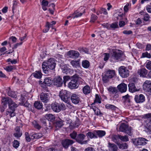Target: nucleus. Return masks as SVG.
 <instances>
[{
    "label": "nucleus",
    "mask_w": 151,
    "mask_h": 151,
    "mask_svg": "<svg viewBox=\"0 0 151 151\" xmlns=\"http://www.w3.org/2000/svg\"><path fill=\"white\" fill-rule=\"evenodd\" d=\"M59 105V104L57 103L52 104L51 105L52 109L55 112H59L60 111V109Z\"/></svg>",
    "instance_id": "nucleus-23"
},
{
    "label": "nucleus",
    "mask_w": 151,
    "mask_h": 151,
    "mask_svg": "<svg viewBox=\"0 0 151 151\" xmlns=\"http://www.w3.org/2000/svg\"><path fill=\"white\" fill-rule=\"evenodd\" d=\"M77 135L78 134L76 132L73 131L72 133L70 134V135L71 138L75 139L76 140Z\"/></svg>",
    "instance_id": "nucleus-51"
},
{
    "label": "nucleus",
    "mask_w": 151,
    "mask_h": 151,
    "mask_svg": "<svg viewBox=\"0 0 151 151\" xmlns=\"http://www.w3.org/2000/svg\"><path fill=\"white\" fill-rule=\"evenodd\" d=\"M17 106V104L15 103L12 100V102L9 104L7 111L6 112V115H9L11 117L14 116L16 114L14 112L15 108Z\"/></svg>",
    "instance_id": "nucleus-4"
},
{
    "label": "nucleus",
    "mask_w": 151,
    "mask_h": 151,
    "mask_svg": "<svg viewBox=\"0 0 151 151\" xmlns=\"http://www.w3.org/2000/svg\"><path fill=\"white\" fill-rule=\"evenodd\" d=\"M33 124L34 127L37 129H39L41 127V126L36 121L34 122Z\"/></svg>",
    "instance_id": "nucleus-57"
},
{
    "label": "nucleus",
    "mask_w": 151,
    "mask_h": 151,
    "mask_svg": "<svg viewBox=\"0 0 151 151\" xmlns=\"http://www.w3.org/2000/svg\"><path fill=\"white\" fill-rule=\"evenodd\" d=\"M73 78L72 80H76V81L78 82V81L80 80V79H81V78L79 77V76L76 74H75L72 77Z\"/></svg>",
    "instance_id": "nucleus-53"
},
{
    "label": "nucleus",
    "mask_w": 151,
    "mask_h": 151,
    "mask_svg": "<svg viewBox=\"0 0 151 151\" xmlns=\"http://www.w3.org/2000/svg\"><path fill=\"white\" fill-rule=\"evenodd\" d=\"M71 94V92L67 90L62 89L59 92V96L62 100L68 104L70 102Z\"/></svg>",
    "instance_id": "nucleus-2"
},
{
    "label": "nucleus",
    "mask_w": 151,
    "mask_h": 151,
    "mask_svg": "<svg viewBox=\"0 0 151 151\" xmlns=\"http://www.w3.org/2000/svg\"><path fill=\"white\" fill-rule=\"evenodd\" d=\"M56 23L55 21H53L51 23L47 22L45 25V27H48L49 28L52 27L53 25H54Z\"/></svg>",
    "instance_id": "nucleus-48"
},
{
    "label": "nucleus",
    "mask_w": 151,
    "mask_h": 151,
    "mask_svg": "<svg viewBox=\"0 0 151 151\" xmlns=\"http://www.w3.org/2000/svg\"><path fill=\"white\" fill-rule=\"evenodd\" d=\"M119 75L123 78H126L129 76V71L124 66L120 67L118 69Z\"/></svg>",
    "instance_id": "nucleus-6"
},
{
    "label": "nucleus",
    "mask_w": 151,
    "mask_h": 151,
    "mask_svg": "<svg viewBox=\"0 0 151 151\" xmlns=\"http://www.w3.org/2000/svg\"><path fill=\"white\" fill-rule=\"evenodd\" d=\"M86 135L87 137L91 139L98 138L97 135H96V130L93 131V132H88L86 134Z\"/></svg>",
    "instance_id": "nucleus-25"
},
{
    "label": "nucleus",
    "mask_w": 151,
    "mask_h": 151,
    "mask_svg": "<svg viewBox=\"0 0 151 151\" xmlns=\"http://www.w3.org/2000/svg\"><path fill=\"white\" fill-rule=\"evenodd\" d=\"M119 135H114L112 138V140L117 145L119 143Z\"/></svg>",
    "instance_id": "nucleus-43"
},
{
    "label": "nucleus",
    "mask_w": 151,
    "mask_h": 151,
    "mask_svg": "<svg viewBox=\"0 0 151 151\" xmlns=\"http://www.w3.org/2000/svg\"><path fill=\"white\" fill-rule=\"evenodd\" d=\"M107 90L110 96L113 98L116 99L118 97L119 92L116 88L110 86L107 88Z\"/></svg>",
    "instance_id": "nucleus-8"
},
{
    "label": "nucleus",
    "mask_w": 151,
    "mask_h": 151,
    "mask_svg": "<svg viewBox=\"0 0 151 151\" xmlns=\"http://www.w3.org/2000/svg\"><path fill=\"white\" fill-rule=\"evenodd\" d=\"M101 98L98 94H96L95 95V98L94 100V102L91 105H94V104L96 103H98L100 104L101 103Z\"/></svg>",
    "instance_id": "nucleus-39"
},
{
    "label": "nucleus",
    "mask_w": 151,
    "mask_h": 151,
    "mask_svg": "<svg viewBox=\"0 0 151 151\" xmlns=\"http://www.w3.org/2000/svg\"><path fill=\"white\" fill-rule=\"evenodd\" d=\"M115 74V72L114 70H109L106 72L104 76L103 77V81L105 83L107 82L109 79L113 77Z\"/></svg>",
    "instance_id": "nucleus-7"
},
{
    "label": "nucleus",
    "mask_w": 151,
    "mask_h": 151,
    "mask_svg": "<svg viewBox=\"0 0 151 151\" xmlns=\"http://www.w3.org/2000/svg\"><path fill=\"white\" fill-rule=\"evenodd\" d=\"M71 100L72 103L74 104H78L80 101V98L78 95L75 94H71V96L70 97V100Z\"/></svg>",
    "instance_id": "nucleus-20"
},
{
    "label": "nucleus",
    "mask_w": 151,
    "mask_h": 151,
    "mask_svg": "<svg viewBox=\"0 0 151 151\" xmlns=\"http://www.w3.org/2000/svg\"><path fill=\"white\" fill-rule=\"evenodd\" d=\"M97 17L94 14H92L91 15L90 22H94L95 20L97 19Z\"/></svg>",
    "instance_id": "nucleus-50"
},
{
    "label": "nucleus",
    "mask_w": 151,
    "mask_h": 151,
    "mask_svg": "<svg viewBox=\"0 0 151 151\" xmlns=\"http://www.w3.org/2000/svg\"><path fill=\"white\" fill-rule=\"evenodd\" d=\"M142 56L143 58L147 57L149 58H151L150 54L148 53L147 52L142 53Z\"/></svg>",
    "instance_id": "nucleus-56"
},
{
    "label": "nucleus",
    "mask_w": 151,
    "mask_h": 151,
    "mask_svg": "<svg viewBox=\"0 0 151 151\" xmlns=\"http://www.w3.org/2000/svg\"><path fill=\"white\" fill-rule=\"evenodd\" d=\"M40 121L45 126L47 127V122H49L48 120H47L44 118H42L40 119Z\"/></svg>",
    "instance_id": "nucleus-61"
},
{
    "label": "nucleus",
    "mask_w": 151,
    "mask_h": 151,
    "mask_svg": "<svg viewBox=\"0 0 151 151\" xmlns=\"http://www.w3.org/2000/svg\"><path fill=\"white\" fill-rule=\"evenodd\" d=\"M63 121L61 119L57 120L56 122L55 126L56 128H61L63 125Z\"/></svg>",
    "instance_id": "nucleus-33"
},
{
    "label": "nucleus",
    "mask_w": 151,
    "mask_h": 151,
    "mask_svg": "<svg viewBox=\"0 0 151 151\" xmlns=\"http://www.w3.org/2000/svg\"><path fill=\"white\" fill-rule=\"evenodd\" d=\"M119 138L122 141L126 142L129 141V139L127 136L125 135L124 136L119 135Z\"/></svg>",
    "instance_id": "nucleus-44"
},
{
    "label": "nucleus",
    "mask_w": 151,
    "mask_h": 151,
    "mask_svg": "<svg viewBox=\"0 0 151 151\" xmlns=\"http://www.w3.org/2000/svg\"><path fill=\"white\" fill-rule=\"evenodd\" d=\"M4 69L8 72H10L13 70L16 69V68L14 65L7 66Z\"/></svg>",
    "instance_id": "nucleus-40"
},
{
    "label": "nucleus",
    "mask_w": 151,
    "mask_h": 151,
    "mask_svg": "<svg viewBox=\"0 0 151 151\" xmlns=\"http://www.w3.org/2000/svg\"><path fill=\"white\" fill-rule=\"evenodd\" d=\"M129 91L132 93H133L139 90V89L137 88L134 84L130 83L128 85Z\"/></svg>",
    "instance_id": "nucleus-24"
},
{
    "label": "nucleus",
    "mask_w": 151,
    "mask_h": 151,
    "mask_svg": "<svg viewBox=\"0 0 151 151\" xmlns=\"http://www.w3.org/2000/svg\"><path fill=\"white\" fill-rule=\"evenodd\" d=\"M41 101L44 103H47L49 101V95L48 93H42L40 95Z\"/></svg>",
    "instance_id": "nucleus-16"
},
{
    "label": "nucleus",
    "mask_w": 151,
    "mask_h": 151,
    "mask_svg": "<svg viewBox=\"0 0 151 151\" xmlns=\"http://www.w3.org/2000/svg\"><path fill=\"white\" fill-rule=\"evenodd\" d=\"M108 147L110 151H116L117 150V146L113 143H108Z\"/></svg>",
    "instance_id": "nucleus-26"
},
{
    "label": "nucleus",
    "mask_w": 151,
    "mask_h": 151,
    "mask_svg": "<svg viewBox=\"0 0 151 151\" xmlns=\"http://www.w3.org/2000/svg\"><path fill=\"white\" fill-rule=\"evenodd\" d=\"M20 143L17 140H14L13 142V146L15 148H17L19 145Z\"/></svg>",
    "instance_id": "nucleus-52"
},
{
    "label": "nucleus",
    "mask_w": 151,
    "mask_h": 151,
    "mask_svg": "<svg viewBox=\"0 0 151 151\" xmlns=\"http://www.w3.org/2000/svg\"><path fill=\"white\" fill-rule=\"evenodd\" d=\"M25 138L27 141L29 142L31 140V139L29 136V134L27 132H26L25 133Z\"/></svg>",
    "instance_id": "nucleus-59"
},
{
    "label": "nucleus",
    "mask_w": 151,
    "mask_h": 151,
    "mask_svg": "<svg viewBox=\"0 0 151 151\" xmlns=\"http://www.w3.org/2000/svg\"><path fill=\"white\" fill-rule=\"evenodd\" d=\"M42 136V134L41 133L34 134L32 135L33 139H39Z\"/></svg>",
    "instance_id": "nucleus-47"
},
{
    "label": "nucleus",
    "mask_w": 151,
    "mask_h": 151,
    "mask_svg": "<svg viewBox=\"0 0 151 151\" xmlns=\"http://www.w3.org/2000/svg\"><path fill=\"white\" fill-rule=\"evenodd\" d=\"M123 55L122 51L120 50L116 49L113 51L111 54V59L114 61H117L120 59Z\"/></svg>",
    "instance_id": "nucleus-3"
},
{
    "label": "nucleus",
    "mask_w": 151,
    "mask_h": 151,
    "mask_svg": "<svg viewBox=\"0 0 151 151\" xmlns=\"http://www.w3.org/2000/svg\"><path fill=\"white\" fill-rule=\"evenodd\" d=\"M124 17H125L123 13H122L120 14H118L116 18L117 19L122 20L123 19V18Z\"/></svg>",
    "instance_id": "nucleus-64"
},
{
    "label": "nucleus",
    "mask_w": 151,
    "mask_h": 151,
    "mask_svg": "<svg viewBox=\"0 0 151 151\" xmlns=\"http://www.w3.org/2000/svg\"><path fill=\"white\" fill-rule=\"evenodd\" d=\"M105 107L107 109H111V110L113 111L115 110L117 108L115 106L109 104H106Z\"/></svg>",
    "instance_id": "nucleus-37"
},
{
    "label": "nucleus",
    "mask_w": 151,
    "mask_h": 151,
    "mask_svg": "<svg viewBox=\"0 0 151 151\" xmlns=\"http://www.w3.org/2000/svg\"><path fill=\"white\" fill-rule=\"evenodd\" d=\"M44 81L48 86H50L52 82V81L50 79V78H46L44 79Z\"/></svg>",
    "instance_id": "nucleus-45"
},
{
    "label": "nucleus",
    "mask_w": 151,
    "mask_h": 151,
    "mask_svg": "<svg viewBox=\"0 0 151 151\" xmlns=\"http://www.w3.org/2000/svg\"><path fill=\"white\" fill-rule=\"evenodd\" d=\"M82 65L85 68H88L89 66L90 63L87 60H83L82 62Z\"/></svg>",
    "instance_id": "nucleus-42"
},
{
    "label": "nucleus",
    "mask_w": 151,
    "mask_h": 151,
    "mask_svg": "<svg viewBox=\"0 0 151 151\" xmlns=\"http://www.w3.org/2000/svg\"><path fill=\"white\" fill-rule=\"evenodd\" d=\"M134 99L137 103H141L145 101V97L142 94L136 95L134 97Z\"/></svg>",
    "instance_id": "nucleus-14"
},
{
    "label": "nucleus",
    "mask_w": 151,
    "mask_h": 151,
    "mask_svg": "<svg viewBox=\"0 0 151 151\" xmlns=\"http://www.w3.org/2000/svg\"><path fill=\"white\" fill-rule=\"evenodd\" d=\"M129 97V96L127 94L124 96H123L122 97V99L124 102L129 103L130 102Z\"/></svg>",
    "instance_id": "nucleus-41"
},
{
    "label": "nucleus",
    "mask_w": 151,
    "mask_h": 151,
    "mask_svg": "<svg viewBox=\"0 0 151 151\" xmlns=\"http://www.w3.org/2000/svg\"><path fill=\"white\" fill-rule=\"evenodd\" d=\"M96 135L99 138H101L104 136L106 134V132L104 131L96 130Z\"/></svg>",
    "instance_id": "nucleus-29"
},
{
    "label": "nucleus",
    "mask_w": 151,
    "mask_h": 151,
    "mask_svg": "<svg viewBox=\"0 0 151 151\" xmlns=\"http://www.w3.org/2000/svg\"><path fill=\"white\" fill-rule=\"evenodd\" d=\"M56 64L55 60L53 58H51L43 62L42 65V67L44 73L47 74L50 70L54 69Z\"/></svg>",
    "instance_id": "nucleus-1"
},
{
    "label": "nucleus",
    "mask_w": 151,
    "mask_h": 151,
    "mask_svg": "<svg viewBox=\"0 0 151 151\" xmlns=\"http://www.w3.org/2000/svg\"><path fill=\"white\" fill-rule=\"evenodd\" d=\"M110 28H111L113 29L117 28H118V23H113L110 25Z\"/></svg>",
    "instance_id": "nucleus-55"
},
{
    "label": "nucleus",
    "mask_w": 151,
    "mask_h": 151,
    "mask_svg": "<svg viewBox=\"0 0 151 151\" xmlns=\"http://www.w3.org/2000/svg\"><path fill=\"white\" fill-rule=\"evenodd\" d=\"M86 136L82 133H79L78 134L76 141L78 143L81 144H85L88 142L87 140H84Z\"/></svg>",
    "instance_id": "nucleus-10"
},
{
    "label": "nucleus",
    "mask_w": 151,
    "mask_h": 151,
    "mask_svg": "<svg viewBox=\"0 0 151 151\" xmlns=\"http://www.w3.org/2000/svg\"><path fill=\"white\" fill-rule=\"evenodd\" d=\"M70 63L74 68H78L80 67L79 62L78 60H73L70 62Z\"/></svg>",
    "instance_id": "nucleus-34"
},
{
    "label": "nucleus",
    "mask_w": 151,
    "mask_h": 151,
    "mask_svg": "<svg viewBox=\"0 0 151 151\" xmlns=\"http://www.w3.org/2000/svg\"><path fill=\"white\" fill-rule=\"evenodd\" d=\"M143 88L151 95V81H146L143 84Z\"/></svg>",
    "instance_id": "nucleus-12"
},
{
    "label": "nucleus",
    "mask_w": 151,
    "mask_h": 151,
    "mask_svg": "<svg viewBox=\"0 0 151 151\" xmlns=\"http://www.w3.org/2000/svg\"><path fill=\"white\" fill-rule=\"evenodd\" d=\"M119 131L127 134L129 135L132 134V129L131 127L129 126L124 123H122L119 128Z\"/></svg>",
    "instance_id": "nucleus-5"
},
{
    "label": "nucleus",
    "mask_w": 151,
    "mask_h": 151,
    "mask_svg": "<svg viewBox=\"0 0 151 151\" xmlns=\"http://www.w3.org/2000/svg\"><path fill=\"white\" fill-rule=\"evenodd\" d=\"M117 145L119 148L121 149H127L128 147V145L126 143H120L119 142Z\"/></svg>",
    "instance_id": "nucleus-35"
},
{
    "label": "nucleus",
    "mask_w": 151,
    "mask_h": 151,
    "mask_svg": "<svg viewBox=\"0 0 151 151\" xmlns=\"http://www.w3.org/2000/svg\"><path fill=\"white\" fill-rule=\"evenodd\" d=\"M62 72L63 73L67 74L68 70V68L65 66H63L62 68Z\"/></svg>",
    "instance_id": "nucleus-62"
},
{
    "label": "nucleus",
    "mask_w": 151,
    "mask_h": 151,
    "mask_svg": "<svg viewBox=\"0 0 151 151\" xmlns=\"http://www.w3.org/2000/svg\"><path fill=\"white\" fill-rule=\"evenodd\" d=\"M117 88L120 92L123 93L126 91L127 86V85L124 83H121L118 86Z\"/></svg>",
    "instance_id": "nucleus-19"
},
{
    "label": "nucleus",
    "mask_w": 151,
    "mask_h": 151,
    "mask_svg": "<svg viewBox=\"0 0 151 151\" xmlns=\"http://www.w3.org/2000/svg\"><path fill=\"white\" fill-rule=\"evenodd\" d=\"M45 117L47 119L48 122L49 121L53 122L55 119L54 116L51 114H46Z\"/></svg>",
    "instance_id": "nucleus-32"
},
{
    "label": "nucleus",
    "mask_w": 151,
    "mask_h": 151,
    "mask_svg": "<svg viewBox=\"0 0 151 151\" xmlns=\"http://www.w3.org/2000/svg\"><path fill=\"white\" fill-rule=\"evenodd\" d=\"M7 91V94L9 96L13 98H16L17 97V95L15 92L12 91L10 90V88Z\"/></svg>",
    "instance_id": "nucleus-27"
},
{
    "label": "nucleus",
    "mask_w": 151,
    "mask_h": 151,
    "mask_svg": "<svg viewBox=\"0 0 151 151\" xmlns=\"http://www.w3.org/2000/svg\"><path fill=\"white\" fill-rule=\"evenodd\" d=\"M63 83V80L60 76H58L54 80V85L57 87H59L62 86Z\"/></svg>",
    "instance_id": "nucleus-13"
},
{
    "label": "nucleus",
    "mask_w": 151,
    "mask_h": 151,
    "mask_svg": "<svg viewBox=\"0 0 151 151\" xmlns=\"http://www.w3.org/2000/svg\"><path fill=\"white\" fill-rule=\"evenodd\" d=\"M148 71L145 68H142L139 69L137 71V73L141 77L145 78L146 77Z\"/></svg>",
    "instance_id": "nucleus-17"
},
{
    "label": "nucleus",
    "mask_w": 151,
    "mask_h": 151,
    "mask_svg": "<svg viewBox=\"0 0 151 151\" xmlns=\"http://www.w3.org/2000/svg\"><path fill=\"white\" fill-rule=\"evenodd\" d=\"M148 141L143 137H139L133 139V144L136 145H146Z\"/></svg>",
    "instance_id": "nucleus-9"
},
{
    "label": "nucleus",
    "mask_w": 151,
    "mask_h": 151,
    "mask_svg": "<svg viewBox=\"0 0 151 151\" xmlns=\"http://www.w3.org/2000/svg\"><path fill=\"white\" fill-rule=\"evenodd\" d=\"M68 55L70 58H76L78 57L79 53L78 52L76 51L72 50L68 52Z\"/></svg>",
    "instance_id": "nucleus-18"
},
{
    "label": "nucleus",
    "mask_w": 151,
    "mask_h": 151,
    "mask_svg": "<svg viewBox=\"0 0 151 151\" xmlns=\"http://www.w3.org/2000/svg\"><path fill=\"white\" fill-rule=\"evenodd\" d=\"M70 76H64L63 77V81L64 83L65 84L66 82L70 79Z\"/></svg>",
    "instance_id": "nucleus-58"
},
{
    "label": "nucleus",
    "mask_w": 151,
    "mask_h": 151,
    "mask_svg": "<svg viewBox=\"0 0 151 151\" xmlns=\"http://www.w3.org/2000/svg\"><path fill=\"white\" fill-rule=\"evenodd\" d=\"M143 19L145 22L150 21V16L147 13H145L144 15Z\"/></svg>",
    "instance_id": "nucleus-49"
},
{
    "label": "nucleus",
    "mask_w": 151,
    "mask_h": 151,
    "mask_svg": "<svg viewBox=\"0 0 151 151\" xmlns=\"http://www.w3.org/2000/svg\"><path fill=\"white\" fill-rule=\"evenodd\" d=\"M15 132L14 134V136L17 138H19L22 134V132L20 130L19 127L17 126L14 129Z\"/></svg>",
    "instance_id": "nucleus-22"
},
{
    "label": "nucleus",
    "mask_w": 151,
    "mask_h": 151,
    "mask_svg": "<svg viewBox=\"0 0 151 151\" xmlns=\"http://www.w3.org/2000/svg\"><path fill=\"white\" fill-rule=\"evenodd\" d=\"M34 106L37 109H40L42 108L43 105L40 101H36L34 104Z\"/></svg>",
    "instance_id": "nucleus-28"
},
{
    "label": "nucleus",
    "mask_w": 151,
    "mask_h": 151,
    "mask_svg": "<svg viewBox=\"0 0 151 151\" xmlns=\"http://www.w3.org/2000/svg\"><path fill=\"white\" fill-rule=\"evenodd\" d=\"M74 142L72 140L66 139L62 141L61 144L63 147L65 149H67L70 145L74 143Z\"/></svg>",
    "instance_id": "nucleus-11"
},
{
    "label": "nucleus",
    "mask_w": 151,
    "mask_h": 151,
    "mask_svg": "<svg viewBox=\"0 0 151 151\" xmlns=\"http://www.w3.org/2000/svg\"><path fill=\"white\" fill-rule=\"evenodd\" d=\"M42 81H41L40 83L41 87L43 88H45L46 90L47 91V87L48 86L47 85V84H46L45 81H44L42 83Z\"/></svg>",
    "instance_id": "nucleus-54"
},
{
    "label": "nucleus",
    "mask_w": 151,
    "mask_h": 151,
    "mask_svg": "<svg viewBox=\"0 0 151 151\" xmlns=\"http://www.w3.org/2000/svg\"><path fill=\"white\" fill-rule=\"evenodd\" d=\"M99 12L101 14L103 13L104 14L106 15L108 14V12L106 9L104 8H102L101 9Z\"/></svg>",
    "instance_id": "nucleus-63"
},
{
    "label": "nucleus",
    "mask_w": 151,
    "mask_h": 151,
    "mask_svg": "<svg viewBox=\"0 0 151 151\" xmlns=\"http://www.w3.org/2000/svg\"><path fill=\"white\" fill-rule=\"evenodd\" d=\"M91 108L94 111L95 114L96 115H102V114L100 110L97 107L94 106L93 105H91Z\"/></svg>",
    "instance_id": "nucleus-31"
},
{
    "label": "nucleus",
    "mask_w": 151,
    "mask_h": 151,
    "mask_svg": "<svg viewBox=\"0 0 151 151\" xmlns=\"http://www.w3.org/2000/svg\"><path fill=\"white\" fill-rule=\"evenodd\" d=\"M12 99L10 98L2 97L1 99V103L4 107H7V104L9 106L10 104L12 102Z\"/></svg>",
    "instance_id": "nucleus-15"
},
{
    "label": "nucleus",
    "mask_w": 151,
    "mask_h": 151,
    "mask_svg": "<svg viewBox=\"0 0 151 151\" xmlns=\"http://www.w3.org/2000/svg\"><path fill=\"white\" fill-rule=\"evenodd\" d=\"M83 93L85 95L89 94L91 91V88L89 86L86 85L84 86L83 88Z\"/></svg>",
    "instance_id": "nucleus-30"
},
{
    "label": "nucleus",
    "mask_w": 151,
    "mask_h": 151,
    "mask_svg": "<svg viewBox=\"0 0 151 151\" xmlns=\"http://www.w3.org/2000/svg\"><path fill=\"white\" fill-rule=\"evenodd\" d=\"M42 73L40 71H36L32 73V75L35 78H40L42 77Z\"/></svg>",
    "instance_id": "nucleus-36"
},
{
    "label": "nucleus",
    "mask_w": 151,
    "mask_h": 151,
    "mask_svg": "<svg viewBox=\"0 0 151 151\" xmlns=\"http://www.w3.org/2000/svg\"><path fill=\"white\" fill-rule=\"evenodd\" d=\"M68 87L71 89L77 88L78 86V84L76 80H72L68 83Z\"/></svg>",
    "instance_id": "nucleus-21"
},
{
    "label": "nucleus",
    "mask_w": 151,
    "mask_h": 151,
    "mask_svg": "<svg viewBox=\"0 0 151 151\" xmlns=\"http://www.w3.org/2000/svg\"><path fill=\"white\" fill-rule=\"evenodd\" d=\"M145 126L147 129L151 130V119H147L146 120Z\"/></svg>",
    "instance_id": "nucleus-38"
},
{
    "label": "nucleus",
    "mask_w": 151,
    "mask_h": 151,
    "mask_svg": "<svg viewBox=\"0 0 151 151\" xmlns=\"http://www.w3.org/2000/svg\"><path fill=\"white\" fill-rule=\"evenodd\" d=\"M104 61H106L108 60L110 57V54L108 53H104Z\"/></svg>",
    "instance_id": "nucleus-60"
},
{
    "label": "nucleus",
    "mask_w": 151,
    "mask_h": 151,
    "mask_svg": "<svg viewBox=\"0 0 151 151\" xmlns=\"http://www.w3.org/2000/svg\"><path fill=\"white\" fill-rule=\"evenodd\" d=\"M146 68L148 70H151V61L147 60L145 64Z\"/></svg>",
    "instance_id": "nucleus-46"
}]
</instances>
